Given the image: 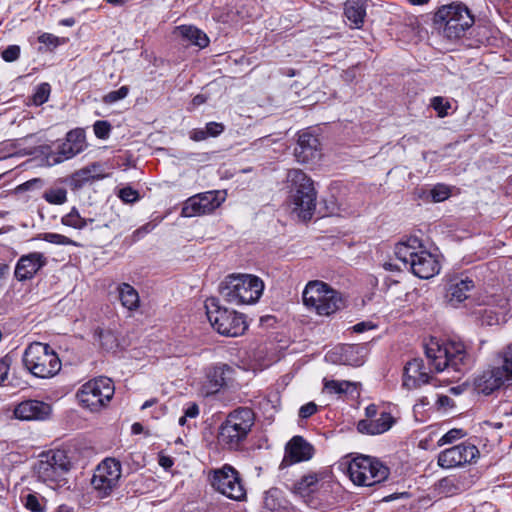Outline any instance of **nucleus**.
Masks as SVG:
<instances>
[{
	"instance_id": "obj_46",
	"label": "nucleus",
	"mask_w": 512,
	"mask_h": 512,
	"mask_svg": "<svg viewBox=\"0 0 512 512\" xmlns=\"http://www.w3.org/2000/svg\"><path fill=\"white\" fill-rule=\"evenodd\" d=\"M118 197L125 203H134L139 199V193L132 187L127 186L119 190Z\"/></svg>"
},
{
	"instance_id": "obj_48",
	"label": "nucleus",
	"mask_w": 512,
	"mask_h": 512,
	"mask_svg": "<svg viewBox=\"0 0 512 512\" xmlns=\"http://www.w3.org/2000/svg\"><path fill=\"white\" fill-rule=\"evenodd\" d=\"M21 49L18 45H9L1 53V57L6 62H14L20 56Z\"/></svg>"
},
{
	"instance_id": "obj_35",
	"label": "nucleus",
	"mask_w": 512,
	"mask_h": 512,
	"mask_svg": "<svg viewBox=\"0 0 512 512\" xmlns=\"http://www.w3.org/2000/svg\"><path fill=\"white\" fill-rule=\"evenodd\" d=\"M77 154L79 153L75 151L74 147L65 140V142L59 146L57 153L48 156V160H51L52 164H58Z\"/></svg>"
},
{
	"instance_id": "obj_26",
	"label": "nucleus",
	"mask_w": 512,
	"mask_h": 512,
	"mask_svg": "<svg viewBox=\"0 0 512 512\" xmlns=\"http://www.w3.org/2000/svg\"><path fill=\"white\" fill-rule=\"evenodd\" d=\"M174 34L188 44L205 48L209 44L208 36L200 29L191 25H181L175 28Z\"/></svg>"
},
{
	"instance_id": "obj_51",
	"label": "nucleus",
	"mask_w": 512,
	"mask_h": 512,
	"mask_svg": "<svg viewBox=\"0 0 512 512\" xmlns=\"http://www.w3.org/2000/svg\"><path fill=\"white\" fill-rule=\"evenodd\" d=\"M439 488L447 494H454L458 490L454 481L449 478H443L439 481Z\"/></svg>"
},
{
	"instance_id": "obj_58",
	"label": "nucleus",
	"mask_w": 512,
	"mask_h": 512,
	"mask_svg": "<svg viewBox=\"0 0 512 512\" xmlns=\"http://www.w3.org/2000/svg\"><path fill=\"white\" fill-rule=\"evenodd\" d=\"M378 407L375 404H370L365 409V419H372L379 415Z\"/></svg>"
},
{
	"instance_id": "obj_24",
	"label": "nucleus",
	"mask_w": 512,
	"mask_h": 512,
	"mask_svg": "<svg viewBox=\"0 0 512 512\" xmlns=\"http://www.w3.org/2000/svg\"><path fill=\"white\" fill-rule=\"evenodd\" d=\"M232 371V368L227 364H217L209 367L206 371V394L218 392L226 384Z\"/></svg>"
},
{
	"instance_id": "obj_59",
	"label": "nucleus",
	"mask_w": 512,
	"mask_h": 512,
	"mask_svg": "<svg viewBox=\"0 0 512 512\" xmlns=\"http://www.w3.org/2000/svg\"><path fill=\"white\" fill-rule=\"evenodd\" d=\"M159 464L160 466L167 470L173 466L174 462L173 459L169 456H160Z\"/></svg>"
},
{
	"instance_id": "obj_29",
	"label": "nucleus",
	"mask_w": 512,
	"mask_h": 512,
	"mask_svg": "<svg viewBox=\"0 0 512 512\" xmlns=\"http://www.w3.org/2000/svg\"><path fill=\"white\" fill-rule=\"evenodd\" d=\"M344 14L356 28H360L366 16V0H346Z\"/></svg>"
},
{
	"instance_id": "obj_47",
	"label": "nucleus",
	"mask_w": 512,
	"mask_h": 512,
	"mask_svg": "<svg viewBox=\"0 0 512 512\" xmlns=\"http://www.w3.org/2000/svg\"><path fill=\"white\" fill-rule=\"evenodd\" d=\"M465 436V433L462 429H451L447 433H445L438 441L439 445H444L448 443H452L453 441L462 438Z\"/></svg>"
},
{
	"instance_id": "obj_2",
	"label": "nucleus",
	"mask_w": 512,
	"mask_h": 512,
	"mask_svg": "<svg viewBox=\"0 0 512 512\" xmlns=\"http://www.w3.org/2000/svg\"><path fill=\"white\" fill-rule=\"evenodd\" d=\"M395 255L421 279H430L440 271L436 256L430 253L417 237H409L398 243L395 247Z\"/></svg>"
},
{
	"instance_id": "obj_20",
	"label": "nucleus",
	"mask_w": 512,
	"mask_h": 512,
	"mask_svg": "<svg viewBox=\"0 0 512 512\" xmlns=\"http://www.w3.org/2000/svg\"><path fill=\"white\" fill-rule=\"evenodd\" d=\"M314 448L301 436H294L285 447V456L282 465H290L310 460L313 457Z\"/></svg>"
},
{
	"instance_id": "obj_22",
	"label": "nucleus",
	"mask_w": 512,
	"mask_h": 512,
	"mask_svg": "<svg viewBox=\"0 0 512 512\" xmlns=\"http://www.w3.org/2000/svg\"><path fill=\"white\" fill-rule=\"evenodd\" d=\"M51 406L39 400H25L19 403L14 414L21 420H44L49 417Z\"/></svg>"
},
{
	"instance_id": "obj_32",
	"label": "nucleus",
	"mask_w": 512,
	"mask_h": 512,
	"mask_svg": "<svg viewBox=\"0 0 512 512\" xmlns=\"http://www.w3.org/2000/svg\"><path fill=\"white\" fill-rule=\"evenodd\" d=\"M92 222L93 219L91 218H83L76 207H73L69 213L63 215L61 218V223L63 225L77 230L84 229L88 225V223Z\"/></svg>"
},
{
	"instance_id": "obj_45",
	"label": "nucleus",
	"mask_w": 512,
	"mask_h": 512,
	"mask_svg": "<svg viewBox=\"0 0 512 512\" xmlns=\"http://www.w3.org/2000/svg\"><path fill=\"white\" fill-rule=\"evenodd\" d=\"M94 133L99 139H107L111 132V125L108 121L99 120L93 125Z\"/></svg>"
},
{
	"instance_id": "obj_14",
	"label": "nucleus",
	"mask_w": 512,
	"mask_h": 512,
	"mask_svg": "<svg viewBox=\"0 0 512 512\" xmlns=\"http://www.w3.org/2000/svg\"><path fill=\"white\" fill-rule=\"evenodd\" d=\"M121 477V464L112 458L103 460L96 468L91 484L98 496L107 497L117 487Z\"/></svg>"
},
{
	"instance_id": "obj_50",
	"label": "nucleus",
	"mask_w": 512,
	"mask_h": 512,
	"mask_svg": "<svg viewBox=\"0 0 512 512\" xmlns=\"http://www.w3.org/2000/svg\"><path fill=\"white\" fill-rule=\"evenodd\" d=\"M225 129V126L219 122H209L205 126V133L208 137H217L219 136Z\"/></svg>"
},
{
	"instance_id": "obj_4",
	"label": "nucleus",
	"mask_w": 512,
	"mask_h": 512,
	"mask_svg": "<svg viewBox=\"0 0 512 512\" xmlns=\"http://www.w3.org/2000/svg\"><path fill=\"white\" fill-rule=\"evenodd\" d=\"M263 290V281L251 274H231L225 278L219 287L224 300L235 305L257 302Z\"/></svg>"
},
{
	"instance_id": "obj_43",
	"label": "nucleus",
	"mask_w": 512,
	"mask_h": 512,
	"mask_svg": "<svg viewBox=\"0 0 512 512\" xmlns=\"http://www.w3.org/2000/svg\"><path fill=\"white\" fill-rule=\"evenodd\" d=\"M129 93V88L127 86H122L118 90L110 91L103 98V101L106 104H113L119 100H122L127 97Z\"/></svg>"
},
{
	"instance_id": "obj_6",
	"label": "nucleus",
	"mask_w": 512,
	"mask_h": 512,
	"mask_svg": "<svg viewBox=\"0 0 512 512\" xmlns=\"http://www.w3.org/2000/svg\"><path fill=\"white\" fill-rule=\"evenodd\" d=\"M255 422L252 409L240 407L230 412L221 424L218 432V442L229 450H236L247 438Z\"/></svg>"
},
{
	"instance_id": "obj_15",
	"label": "nucleus",
	"mask_w": 512,
	"mask_h": 512,
	"mask_svg": "<svg viewBox=\"0 0 512 512\" xmlns=\"http://www.w3.org/2000/svg\"><path fill=\"white\" fill-rule=\"evenodd\" d=\"M480 455L476 445L463 442L445 449L438 456V465L450 469L473 463Z\"/></svg>"
},
{
	"instance_id": "obj_61",
	"label": "nucleus",
	"mask_w": 512,
	"mask_h": 512,
	"mask_svg": "<svg viewBox=\"0 0 512 512\" xmlns=\"http://www.w3.org/2000/svg\"><path fill=\"white\" fill-rule=\"evenodd\" d=\"M205 101H206V97L202 94H198L193 98L192 103L194 106H199V105H202L203 103H205Z\"/></svg>"
},
{
	"instance_id": "obj_60",
	"label": "nucleus",
	"mask_w": 512,
	"mask_h": 512,
	"mask_svg": "<svg viewBox=\"0 0 512 512\" xmlns=\"http://www.w3.org/2000/svg\"><path fill=\"white\" fill-rule=\"evenodd\" d=\"M437 403L440 407H448L451 406L452 399L446 395H441L438 397Z\"/></svg>"
},
{
	"instance_id": "obj_49",
	"label": "nucleus",
	"mask_w": 512,
	"mask_h": 512,
	"mask_svg": "<svg viewBox=\"0 0 512 512\" xmlns=\"http://www.w3.org/2000/svg\"><path fill=\"white\" fill-rule=\"evenodd\" d=\"M38 41L50 48H56L64 41H62L59 37L51 34V33H43L38 37Z\"/></svg>"
},
{
	"instance_id": "obj_11",
	"label": "nucleus",
	"mask_w": 512,
	"mask_h": 512,
	"mask_svg": "<svg viewBox=\"0 0 512 512\" xmlns=\"http://www.w3.org/2000/svg\"><path fill=\"white\" fill-rule=\"evenodd\" d=\"M302 299L305 306L323 316H329L345 306L341 294L320 281L309 282L302 293Z\"/></svg>"
},
{
	"instance_id": "obj_64",
	"label": "nucleus",
	"mask_w": 512,
	"mask_h": 512,
	"mask_svg": "<svg viewBox=\"0 0 512 512\" xmlns=\"http://www.w3.org/2000/svg\"><path fill=\"white\" fill-rule=\"evenodd\" d=\"M95 334L98 335L100 341L106 338H112V335L109 332H104L103 330H96Z\"/></svg>"
},
{
	"instance_id": "obj_10",
	"label": "nucleus",
	"mask_w": 512,
	"mask_h": 512,
	"mask_svg": "<svg viewBox=\"0 0 512 512\" xmlns=\"http://www.w3.org/2000/svg\"><path fill=\"white\" fill-rule=\"evenodd\" d=\"M351 481L359 486H374L389 477L390 470L379 459L367 455H357L346 461Z\"/></svg>"
},
{
	"instance_id": "obj_53",
	"label": "nucleus",
	"mask_w": 512,
	"mask_h": 512,
	"mask_svg": "<svg viewBox=\"0 0 512 512\" xmlns=\"http://www.w3.org/2000/svg\"><path fill=\"white\" fill-rule=\"evenodd\" d=\"M9 368H10V359L7 357L0 359V384H2L6 380V378L8 376Z\"/></svg>"
},
{
	"instance_id": "obj_19",
	"label": "nucleus",
	"mask_w": 512,
	"mask_h": 512,
	"mask_svg": "<svg viewBox=\"0 0 512 512\" xmlns=\"http://www.w3.org/2000/svg\"><path fill=\"white\" fill-rule=\"evenodd\" d=\"M294 155L300 163H308L319 158L321 153L320 142L317 136L309 131L299 133Z\"/></svg>"
},
{
	"instance_id": "obj_44",
	"label": "nucleus",
	"mask_w": 512,
	"mask_h": 512,
	"mask_svg": "<svg viewBox=\"0 0 512 512\" xmlns=\"http://www.w3.org/2000/svg\"><path fill=\"white\" fill-rule=\"evenodd\" d=\"M430 194L434 202H441L449 197L450 189L444 184H437L432 188Z\"/></svg>"
},
{
	"instance_id": "obj_36",
	"label": "nucleus",
	"mask_w": 512,
	"mask_h": 512,
	"mask_svg": "<svg viewBox=\"0 0 512 512\" xmlns=\"http://www.w3.org/2000/svg\"><path fill=\"white\" fill-rule=\"evenodd\" d=\"M351 388H355V383L346 380H325L324 382V389L331 394H346Z\"/></svg>"
},
{
	"instance_id": "obj_1",
	"label": "nucleus",
	"mask_w": 512,
	"mask_h": 512,
	"mask_svg": "<svg viewBox=\"0 0 512 512\" xmlns=\"http://www.w3.org/2000/svg\"><path fill=\"white\" fill-rule=\"evenodd\" d=\"M425 354L430 366L436 372L454 371L463 373L471 365L466 346L459 340L431 338L425 344Z\"/></svg>"
},
{
	"instance_id": "obj_52",
	"label": "nucleus",
	"mask_w": 512,
	"mask_h": 512,
	"mask_svg": "<svg viewBox=\"0 0 512 512\" xmlns=\"http://www.w3.org/2000/svg\"><path fill=\"white\" fill-rule=\"evenodd\" d=\"M317 411V405L314 402H309L299 409V417L302 419H307L315 414Z\"/></svg>"
},
{
	"instance_id": "obj_25",
	"label": "nucleus",
	"mask_w": 512,
	"mask_h": 512,
	"mask_svg": "<svg viewBox=\"0 0 512 512\" xmlns=\"http://www.w3.org/2000/svg\"><path fill=\"white\" fill-rule=\"evenodd\" d=\"M106 177L99 163H92L76 172L70 178V186L72 190H79L87 183L101 180Z\"/></svg>"
},
{
	"instance_id": "obj_56",
	"label": "nucleus",
	"mask_w": 512,
	"mask_h": 512,
	"mask_svg": "<svg viewBox=\"0 0 512 512\" xmlns=\"http://www.w3.org/2000/svg\"><path fill=\"white\" fill-rule=\"evenodd\" d=\"M207 138L208 135L205 133V128L193 129L190 132V139H192L193 141L199 142L206 140Z\"/></svg>"
},
{
	"instance_id": "obj_27",
	"label": "nucleus",
	"mask_w": 512,
	"mask_h": 512,
	"mask_svg": "<svg viewBox=\"0 0 512 512\" xmlns=\"http://www.w3.org/2000/svg\"><path fill=\"white\" fill-rule=\"evenodd\" d=\"M474 288V282L468 277L456 279L447 289V299L452 305L463 302L468 298V293Z\"/></svg>"
},
{
	"instance_id": "obj_42",
	"label": "nucleus",
	"mask_w": 512,
	"mask_h": 512,
	"mask_svg": "<svg viewBox=\"0 0 512 512\" xmlns=\"http://www.w3.org/2000/svg\"><path fill=\"white\" fill-rule=\"evenodd\" d=\"M50 85L48 83H41L37 86L35 93L33 94V103L35 105H42L45 103L50 95Z\"/></svg>"
},
{
	"instance_id": "obj_12",
	"label": "nucleus",
	"mask_w": 512,
	"mask_h": 512,
	"mask_svg": "<svg viewBox=\"0 0 512 512\" xmlns=\"http://www.w3.org/2000/svg\"><path fill=\"white\" fill-rule=\"evenodd\" d=\"M114 391L110 378L98 377L83 384L77 392V398L90 411H98L112 399Z\"/></svg>"
},
{
	"instance_id": "obj_31",
	"label": "nucleus",
	"mask_w": 512,
	"mask_h": 512,
	"mask_svg": "<svg viewBox=\"0 0 512 512\" xmlns=\"http://www.w3.org/2000/svg\"><path fill=\"white\" fill-rule=\"evenodd\" d=\"M119 299L123 307L135 311L140 306V297L137 290L128 283H121L117 287Z\"/></svg>"
},
{
	"instance_id": "obj_21",
	"label": "nucleus",
	"mask_w": 512,
	"mask_h": 512,
	"mask_svg": "<svg viewBox=\"0 0 512 512\" xmlns=\"http://www.w3.org/2000/svg\"><path fill=\"white\" fill-rule=\"evenodd\" d=\"M430 375L425 371L424 361L414 358L404 367L403 386L408 390L417 389L423 384L429 383Z\"/></svg>"
},
{
	"instance_id": "obj_16",
	"label": "nucleus",
	"mask_w": 512,
	"mask_h": 512,
	"mask_svg": "<svg viewBox=\"0 0 512 512\" xmlns=\"http://www.w3.org/2000/svg\"><path fill=\"white\" fill-rule=\"evenodd\" d=\"M223 200L224 198H220L218 191H208L192 196L185 201L181 215L183 217H194L211 213L221 205Z\"/></svg>"
},
{
	"instance_id": "obj_13",
	"label": "nucleus",
	"mask_w": 512,
	"mask_h": 512,
	"mask_svg": "<svg viewBox=\"0 0 512 512\" xmlns=\"http://www.w3.org/2000/svg\"><path fill=\"white\" fill-rule=\"evenodd\" d=\"M208 479L211 486L227 498L241 501L246 497V490L239 472L231 465L225 464L219 469L210 471Z\"/></svg>"
},
{
	"instance_id": "obj_23",
	"label": "nucleus",
	"mask_w": 512,
	"mask_h": 512,
	"mask_svg": "<svg viewBox=\"0 0 512 512\" xmlns=\"http://www.w3.org/2000/svg\"><path fill=\"white\" fill-rule=\"evenodd\" d=\"M395 423L393 416L386 411H380L379 415L372 419H362L357 424L360 433L367 435H379L387 432Z\"/></svg>"
},
{
	"instance_id": "obj_33",
	"label": "nucleus",
	"mask_w": 512,
	"mask_h": 512,
	"mask_svg": "<svg viewBox=\"0 0 512 512\" xmlns=\"http://www.w3.org/2000/svg\"><path fill=\"white\" fill-rule=\"evenodd\" d=\"M506 320L507 312L504 309V306H501L499 310H495L493 308H486L482 313L483 323L489 326L505 323Z\"/></svg>"
},
{
	"instance_id": "obj_39",
	"label": "nucleus",
	"mask_w": 512,
	"mask_h": 512,
	"mask_svg": "<svg viewBox=\"0 0 512 512\" xmlns=\"http://www.w3.org/2000/svg\"><path fill=\"white\" fill-rule=\"evenodd\" d=\"M263 504L264 507L270 511L279 509L282 506L280 491L276 488H273L265 492Z\"/></svg>"
},
{
	"instance_id": "obj_34",
	"label": "nucleus",
	"mask_w": 512,
	"mask_h": 512,
	"mask_svg": "<svg viewBox=\"0 0 512 512\" xmlns=\"http://www.w3.org/2000/svg\"><path fill=\"white\" fill-rule=\"evenodd\" d=\"M25 508L31 512H45L46 499L38 493H28L22 498Z\"/></svg>"
},
{
	"instance_id": "obj_54",
	"label": "nucleus",
	"mask_w": 512,
	"mask_h": 512,
	"mask_svg": "<svg viewBox=\"0 0 512 512\" xmlns=\"http://www.w3.org/2000/svg\"><path fill=\"white\" fill-rule=\"evenodd\" d=\"M504 367L507 370L509 376L512 378V344L508 346L504 353Z\"/></svg>"
},
{
	"instance_id": "obj_57",
	"label": "nucleus",
	"mask_w": 512,
	"mask_h": 512,
	"mask_svg": "<svg viewBox=\"0 0 512 512\" xmlns=\"http://www.w3.org/2000/svg\"><path fill=\"white\" fill-rule=\"evenodd\" d=\"M199 414V407L196 403H191L189 406L184 410V415L187 418H195Z\"/></svg>"
},
{
	"instance_id": "obj_7",
	"label": "nucleus",
	"mask_w": 512,
	"mask_h": 512,
	"mask_svg": "<svg viewBox=\"0 0 512 512\" xmlns=\"http://www.w3.org/2000/svg\"><path fill=\"white\" fill-rule=\"evenodd\" d=\"M22 362L33 376L42 379L54 377L62 367L58 354L50 345L41 342H33L27 346Z\"/></svg>"
},
{
	"instance_id": "obj_41",
	"label": "nucleus",
	"mask_w": 512,
	"mask_h": 512,
	"mask_svg": "<svg viewBox=\"0 0 512 512\" xmlns=\"http://www.w3.org/2000/svg\"><path fill=\"white\" fill-rule=\"evenodd\" d=\"M430 106L437 112L438 117L443 118L448 115V110L451 108L450 102L441 96H436L431 99Z\"/></svg>"
},
{
	"instance_id": "obj_3",
	"label": "nucleus",
	"mask_w": 512,
	"mask_h": 512,
	"mask_svg": "<svg viewBox=\"0 0 512 512\" xmlns=\"http://www.w3.org/2000/svg\"><path fill=\"white\" fill-rule=\"evenodd\" d=\"M474 16L462 2H452L440 6L433 16V25L450 40L463 37L474 24Z\"/></svg>"
},
{
	"instance_id": "obj_55",
	"label": "nucleus",
	"mask_w": 512,
	"mask_h": 512,
	"mask_svg": "<svg viewBox=\"0 0 512 512\" xmlns=\"http://www.w3.org/2000/svg\"><path fill=\"white\" fill-rule=\"evenodd\" d=\"M375 328H376V325H374L370 321L360 322V323L355 324L352 327V329H353V331L355 333H363L365 331H368V330H371V329H375Z\"/></svg>"
},
{
	"instance_id": "obj_62",
	"label": "nucleus",
	"mask_w": 512,
	"mask_h": 512,
	"mask_svg": "<svg viewBox=\"0 0 512 512\" xmlns=\"http://www.w3.org/2000/svg\"><path fill=\"white\" fill-rule=\"evenodd\" d=\"M505 193L512 197V175L507 179L505 184Z\"/></svg>"
},
{
	"instance_id": "obj_17",
	"label": "nucleus",
	"mask_w": 512,
	"mask_h": 512,
	"mask_svg": "<svg viewBox=\"0 0 512 512\" xmlns=\"http://www.w3.org/2000/svg\"><path fill=\"white\" fill-rule=\"evenodd\" d=\"M509 378L511 377L504 365L501 367H491L475 377L474 388L478 393L490 395L499 389Z\"/></svg>"
},
{
	"instance_id": "obj_40",
	"label": "nucleus",
	"mask_w": 512,
	"mask_h": 512,
	"mask_svg": "<svg viewBox=\"0 0 512 512\" xmlns=\"http://www.w3.org/2000/svg\"><path fill=\"white\" fill-rule=\"evenodd\" d=\"M41 239H43L44 241L48 242V243H51V244H55V245H71V246H75V247H79L80 244L77 243L76 241L62 235V234H58V233H44L41 235Z\"/></svg>"
},
{
	"instance_id": "obj_5",
	"label": "nucleus",
	"mask_w": 512,
	"mask_h": 512,
	"mask_svg": "<svg viewBox=\"0 0 512 512\" xmlns=\"http://www.w3.org/2000/svg\"><path fill=\"white\" fill-rule=\"evenodd\" d=\"M286 179L293 211L304 221L311 219L317 196L312 179L300 169L289 170Z\"/></svg>"
},
{
	"instance_id": "obj_9",
	"label": "nucleus",
	"mask_w": 512,
	"mask_h": 512,
	"mask_svg": "<svg viewBox=\"0 0 512 512\" xmlns=\"http://www.w3.org/2000/svg\"><path fill=\"white\" fill-rule=\"evenodd\" d=\"M205 308L211 326L219 334L227 337H237L247 329L244 316L235 310L220 306L217 298H208L205 301Z\"/></svg>"
},
{
	"instance_id": "obj_37",
	"label": "nucleus",
	"mask_w": 512,
	"mask_h": 512,
	"mask_svg": "<svg viewBox=\"0 0 512 512\" xmlns=\"http://www.w3.org/2000/svg\"><path fill=\"white\" fill-rule=\"evenodd\" d=\"M66 141L71 144L75 151L81 153L86 148V137L83 129L71 130L66 135Z\"/></svg>"
},
{
	"instance_id": "obj_18",
	"label": "nucleus",
	"mask_w": 512,
	"mask_h": 512,
	"mask_svg": "<svg viewBox=\"0 0 512 512\" xmlns=\"http://www.w3.org/2000/svg\"><path fill=\"white\" fill-rule=\"evenodd\" d=\"M46 263L47 258L41 252L22 255L17 261L14 275L19 281L32 279Z\"/></svg>"
},
{
	"instance_id": "obj_63",
	"label": "nucleus",
	"mask_w": 512,
	"mask_h": 512,
	"mask_svg": "<svg viewBox=\"0 0 512 512\" xmlns=\"http://www.w3.org/2000/svg\"><path fill=\"white\" fill-rule=\"evenodd\" d=\"M131 431L133 434L138 435L143 432V426L142 424L136 422L132 425Z\"/></svg>"
},
{
	"instance_id": "obj_28",
	"label": "nucleus",
	"mask_w": 512,
	"mask_h": 512,
	"mask_svg": "<svg viewBox=\"0 0 512 512\" xmlns=\"http://www.w3.org/2000/svg\"><path fill=\"white\" fill-rule=\"evenodd\" d=\"M320 477L317 473H309L296 481L291 490L302 498L310 496L319 488Z\"/></svg>"
},
{
	"instance_id": "obj_8",
	"label": "nucleus",
	"mask_w": 512,
	"mask_h": 512,
	"mask_svg": "<svg viewBox=\"0 0 512 512\" xmlns=\"http://www.w3.org/2000/svg\"><path fill=\"white\" fill-rule=\"evenodd\" d=\"M70 468L71 462L64 450H50L39 456L33 472L39 481L56 488L67 483L66 475Z\"/></svg>"
},
{
	"instance_id": "obj_30",
	"label": "nucleus",
	"mask_w": 512,
	"mask_h": 512,
	"mask_svg": "<svg viewBox=\"0 0 512 512\" xmlns=\"http://www.w3.org/2000/svg\"><path fill=\"white\" fill-rule=\"evenodd\" d=\"M361 350L358 346H347L342 349V353L339 358H334L335 353L331 352L326 355V359L331 360L332 362H340L345 365L351 366H361L364 363L363 356L359 355V351Z\"/></svg>"
},
{
	"instance_id": "obj_38",
	"label": "nucleus",
	"mask_w": 512,
	"mask_h": 512,
	"mask_svg": "<svg viewBox=\"0 0 512 512\" xmlns=\"http://www.w3.org/2000/svg\"><path fill=\"white\" fill-rule=\"evenodd\" d=\"M43 198L49 204L62 205L67 201V191L64 188H51L44 192Z\"/></svg>"
}]
</instances>
